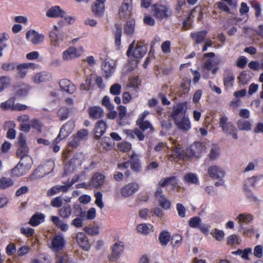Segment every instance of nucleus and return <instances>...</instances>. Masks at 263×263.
I'll list each match as a JSON object with an SVG mask.
<instances>
[{
  "label": "nucleus",
  "mask_w": 263,
  "mask_h": 263,
  "mask_svg": "<svg viewBox=\"0 0 263 263\" xmlns=\"http://www.w3.org/2000/svg\"><path fill=\"white\" fill-rule=\"evenodd\" d=\"M152 11L153 16L160 21L167 18L171 13L168 6L162 4L161 3L154 4L152 7Z\"/></svg>",
  "instance_id": "nucleus-1"
},
{
  "label": "nucleus",
  "mask_w": 263,
  "mask_h": 263,
  "mask_svg": "<svg viewBox=\"0 0 263 263\" xmlns=\"http://www.w3.org/2000/svg\"><path fill=\"white\" fill-rule=\"evenodd\" d=\"M51 246L52 250L58 252L62 250L65 246V240L63 235H57L53 236Z\"/></svg>",
  "instance_id": "nucleus-13"
},
{
  "label": "nucleus",
  "mask_w": 263,
  "mask_h": 263,
  "mask_svg": "<svg viewBox=\"0 0 263 263\" xmlns=\"http://www.w3.org/2000/svg\"><path fill=\"white\" fill-rule=\"evenodd\" d=\"M16 63H4L2 65V69L6 71H12L16 69Z\"/></svg>",
  "instance_id": "nucleus-61"
},
{
  "label": "nucleus",
  "mask_w": 263,
  "mask_h": 263,
  "mask_svg": "<svg viewBox=\"0 0 263 263\" xmlns=\"http://www.w3.org/2000/svg\"><path fill=\"white\" fill-rule=\"evenodd\" d=\"M100 144L103 149L109 151L112 148L111 139L109 137H105L101 140Z\"/></svg>",
  "instance_id": "nucleus-55"
},
{
  "label": "nucleus",
  "mask_w": 263,
  "mask_h": 263,
  "mask_svg": "<svg viewBox=\"0 0 263 263\" xmlns=\"http://www.w3.org/2000/svg\"><path fill=\"white\" fill-rule=\"evenodd\" d=\"M83 230L87 234L91 236L97 235L99 233V227L96 226L85 227Z\"/></svg>",
  "instance_id": "nucleus-57"
},
{
  "label": "nucleus",
  "mask_w": 263,
  "mask_h": 263,
  "mask_svg": "<svg viewBox=\"0 0 263 263\" xmlns=\"http://www.w3.org/2000/svg\"><path fill=\"white\" fill-rule=\"evenodd\" d=\"M205 147L203 143L198 141L194 142L185 150V155L190 158H200L205 151Z\"/></svg>",
  "instance_id": "nucleus-2"
},
{
  "label": "nucleus",
  "mask_w": 263,
  "mask_h": 263,
  "mask_svg": "<svg viewBox=\"0 0 263 263\" xmlns=\"http://www.w3.org/2000/svg\"><path fill=\"white\" fill-rule=\"evenodd\" d=\"M187 109V102H183L177 103L174 106L170 114V116L174 121H178V119L186 116V113Z\"/></svg>",
  "instance_id": "nucleus-4"
},
{
  "label": "nucleus",
  "mask_w": 263,
  "mask_h": 263,
  "mask_svg": "<svg viewBox=\"0 0 263 263\" xmlns=\"http://www.w3.org/2000/svg\"><path fill=\"white\" fill-rule=\"evenodd\" d=\"M124 249L123 242L119 241L116 242L112 247V252L108 256L110 261H115L118 259L123 253Z\"/></svg>",
  "instance_id": "nucleus-10"
},
{
  "label": "nucleus",
  "mask_w": 263,
  "mask_h": 263,
  "mask_svg": "<svg viewBox=\"0 0 263 263\" xmlns=\"http://www.w3.org/2000/svg\"><path fill=\"white\" fill-rule=\"evenodd\" d=\"M133 8V0H123L119 10L120 18L125 19L130 17L132 14Z\"/></svg>",
  "instance_id": "nucleus-6"
},
{
  "label": "nucleus",
  "mask_w": 263,
  "mask_h": 263,
  "mask_svg": "<svg viewBox=\"0 0 263 263\" xmlns=\"http://www.w3.org/2000/svg\"><path fill=\"white\" fill-rule=\"evenodd\" d=\"M176 177L175 176H172L161 180L159 182V184L161 187H163L168 185V184L175 186L176 184Z\"/></svg>",
  "instance_id": "nucleus-47"
},
{
  "label": "nucleus",
  "mask_w": 263,
  "mask_h": 263,
  "mask_svg": "<svg viewBox=\"0 0 263 263\" xmlns=\"http://www.w3.org/2000/svg\"><path fill=\"white\" fill-rule=\"evenodd\" d=\"M238 223L239 224L241 229H246V225L249 224L253 220V216L248 213H242L239 214L236 218Z\"/></svg>",
  "instance_id": "nucleus-16"
},
{
  "label": "nucleus",
  "mask_w": 263,
  "mask_h": 263,
  "mask_svg": "<svg viewBox=\"0 0 263 263\" xmlns=\"http://www.w3.org/2000/svg\"><path fill=\"white\" fill-rule=\"evenodd\" d=\"M219 127L226 134L232 135L234 139H237L236 129L233 124L228 122V118L225 116H222L219 119Z\"/></svg>",
  "instance_id": "nucleus-3"
},
{
  "label": "nucleus",
  "mask_w": 263,
  "mask_h": 263,
  "mask_svg": "<svg viewBox=\"0 0 263 263\" xmlns=\"http://www.w3.org/2000/svg\"><path fill=\"white\" fill-rule=\"evenodd\" d=\"M20 158V160L18 163H21V165H23V167H25L26 170L29 171L33 163L32 158L29 156L21 157Z\"/></svg>",
  "instance_id": "nucleus-44"
},
{
  "label": "nucleus",
  "mask_w": 263,
  "mask_h": 263,
  "mask_svg": "<svg viewBox=\"0 0 263 263\" xmlns=\"http://www.w3.org/2000/svg\"><path fill=\"white\" fill-rule=\"evenodd\" d=\"M59 85L61 89L70 94L73 93L76 90L75 86L67 79L61 80Z\"/></svg>",
  "instance_id": "nucleus-23"
},
{
  "label": "nucleus",
  "mask_w": 263,
  "mask_h": 263,
  "mask_svg": "<svg viewBox=\"0 0 263 263\" xmlns=\"http://www.w3.org/2000/svg\"><path fill=\"white\" fill-rule=\"evenodd\" d=\"M16 69L18 71V76L21 79H24L27 74L25 65L23 64L17 65Z\"/></svg>",
  "instance_id": "nucleus-59"
},
{
  "label": "nucleus",
  "mask_w": 263,
  "mask_h": 263,
  "mask_svg": "<svg viewBox=\"0 0 263 263\" xmlns=\"http://www.w3.org/2000/svg\"><path fill=\"white\" fill-rule=\"evenodd\" d=\"M55 263H73V262L67 254H64L57 259Z\"/></svg>",
  "instance_id": "nucleus-64"
},
{
  "label": "nucleus",
  "mask_w": 263,
  "mask_h": 263,
  "mask_svg": "<svg viewBox=\"0 0 263 263\" xmlns=\"http://www.w3.org/2000/svg\"><path fill=\"white\" fill-rule=\"evenodd\" d=\"M238 129L241 130H249L251 128L250 122L247 120H239L237 122Z\"/></svg>",
  "instance_id": "nucleus-49"
},
{
  "label": "nucleus",
  "mask_w": 263,
  "mask_h": 263,
  "mask_svg": "<svg viewBox=\"0 0 263 263\" xmlns=\"http://www.w3.org/2000/svg\"><path fill=\"white\" fill-rule=\"evenodd\" d=\"M201 218L198 216L193 217L190 218L189 221V226L192 228H196L200 225Z\"/></svg>",
  "instance_id": "nucleus-58"
},
{
  "label": "nucleus",
  "mask_w": 263,
  "mask_h": 263,
  "mask_svg": "<svg viewBox=\"0 0 263 263\" xmlns=\"http://www.w3.org/2000/svg\"><path fill=\"white\" fill-rule=\"evenodd\" d=\"M155 196L158 204L164 210H167L171 207V202L164 194L161 187H158L155 192Z\"/></svg>",
  "instance_id": "nucleus-9"
},
{
  "label": "nucleus",
  "mask_w": 263,
  "mask_h": 263,
  "mask_svg": "<svg viewBox=\"0 0 263 263\" xmlns=\"http://www.w3.org/2000/svg\"><path fill=\"white\" fill-rule=\"evenodd\" d=\"M221 1L219 2L216 3L217 7L220 10H222L224 12H226L227 13L230 12V10L229 7L227 5L226 3L223 2H227V4L229 6H232L233 5V1L232 0H221Z\"/></svg>",
  "instance_id": "nucleus-43"
},
{
  "label": "nucleus",
  "mask_w": 263,
  "mask_h": 263,
  "mask_svg": "<svg viewBox=\"0 0 263 263\" xmlns=\"http://www.w3.org/2000/svg\"><path fill=\"white\" fill-rule=\"evenodd\" d=\"M139 189V185L136 182H131L121 189V193L124 197H129L136 192Z\"/></svg>",
  "instance_id": "nucleus-15"
},
{
  "label": "nucleus",
  "mask_w": 263,
  "mask_h": 263,
  "mask_svg": "<svg viewBox=\"0 0 263 263\" xmlns=\"http://www.w3.org/2000/svg\"><path fill=\"white\" fill-rule=\"evenodd\" d=\"M184 181L187 183L197 184L198 182V179L196 174L187 173L184 176Z\"/></svg>",
  "instance_id": "nucleus-53"
},
{
  "label": "nucleus",
  "mask_w": 263,
  "mask_h": 263,
  "mask_svg": "<svg viewBox=\"0 0 263 263\" xmlns=\"http://www.w3.org/2000/svg\"><path fill=\"white\" fill-rule=\"evenodd\" d=\"M235 76L232 72H229L223 77V84L226 89L232 88L234 83Z\"/></svg>",
  "instance_id": "nucleus-36"
},
{
  "label": "nucleus",
  "mask_w": 263,
  "mask_h": 263,
  "mask_svg": "<svg viewBox=\"0 0 263 263\" xmlns=\"http://www.w3.org/2000/svg\"><path fill=\"white\" fill-rule=\"evenodd\" d=\"M118 110V124L120 125L124 126L127 123L126 121L127 117V109L124 106L120 105L117 107Z\"/></svg>",
  "instance_id": "nucleus-29"
},
{
  "label": "nucleus",
  "mask_w": 263,
  "mask_h": 263,
  "mask_svg": "<svg viewBox=\"0 0 263 263\" xmlns=\"http://www.w3.org/2000/svg\"><path fill=\"white\" fill-rule=\"evenodd\" d=\"M51 220L58 229L63 232H66L68 230L69 227L67 224L61 220L59 217L52 216L51 217Z\"/></svg>",
  "instance_id": "nucleus-34"
},
{
  "label": "nucleus",
  "mask_w": 263,
  "mask_h": 263,
  "mask_svg": "<svg viewBox=\"0 0 263 263\" xmlns=\"http://www.w3.org/2000/svg\"><path fill=\"white\" fill-rule=\"evenodd\" d=\"M11 79L8 76H1L0 77V92L8 87L11 84Z\"/></svg>",
  "instance_id": "nucleus-46"
},
{
  "label": "nucleus",
  "mask_w": 263,
  "mask_h": 263,
  "mask_svg": "<svg viewBox=\"0 0 263 263\" xmlns=\"http://www.w3.org/2000/svg\"><path fill=\"white\" fill-rule=\"evenodd\" d=\"M88 111L89 118L94 120L98 119L103 116V110L99 106L89 107Z\"/></svg>",
  "instance_id": "nucleus-25"
},
{
  "label": "nucleus",
  "mask_w": 263,
  "mask_h": 263,
  "mask_svg": "<svg viewBox=\"0 0 263 263\" xmlns=\"http://www.w3.org/2000/svg\"><path fill=\"white\" fill-rule=\"evenodd\" d=\"M20 232L26 237H30L33 235L34 233V230L31 228H25L24 227H22L20 229Z\"/></svg>",
  "instance_id": "nucleus-62"
},
{
  "label": "nucleus",
  "mask_w": 263,
  "mask_h": 263,
  "mask_svg": "<svg viewBox=\"0 0 263 263\" xmlns=\"http://www.w3.org/2000/svg\"><path fill=\"white\" fill-rule=\"evenodd\" d=\"M207 34L208 31L204 30L198 32H191L190 36L196 44H199L204 41Z\"/></svg>",
  "instance_id": "nucleus-27"
},
{
  "label": "nucleus",
  "mask_w": 263,
  "mask_h": 263,
  "mask_svg": "<svg viewBox=\"0 0 263 263\" xmlns=\"http://www.w3.org/2000/svg\"><path fill=\"white\" fill-rule=\"evenodd\" d=\"M72 211L70 205L68 203L65 204L59 210V214L62 218L64 219H67L70 217Z\"/></svg>",
  "instance_id": "nucleus-38"
},
{
  "label": "nucleus",
  "mask_w": 263,
  "mask_h": 263,
  "mask_svg": "<svg viewBox=\"0 0 263 263\" xmlns=\"http://www.w3.org/2000/svg\"><path fill=\"white\" fill-rule=\"evenodd\" d=\"M9 37V35L6 33L0 34V57L3 55V50L6 47V44L5 43Z\"/></svg>",
  "instance_id": "nucleus-56"
},
{
  "label": "nucleus",
  "mask_w": 263,
  "mask_h": 263,
  "mask_svg": "<svg viewBox=\"0 0 263 263\" xmlns=\"http://www.w3.org/2000/svg\"><path fill=\"white\" fill-rule=\"evenodd\" d=\"M116 31L114 32L115 44L116 46L119 47L121 45V37L122 35V27L120 24H116L115 25Z\"/></svg>",
  "instance_id": "nucleus-41"
},
{
  "label": "nucleus",
  "mask_w": 263,
  "mask_h": 263,
  "mask_svg": "<svg viewBox=\"0 0 263 263\" xmlns=\"http://www.w3.org/2000/svg\"><path fill=\"white\" fill-rule=\"evenodd\" d=\"M184 152L182 148L177 147L172 152L169 156V160L177 161L178 160L184 159Z\"/></svg>",
  "instance_id": "nucleus-31"
},
{
  "label": "nucleus",
  "mask_w": 263,
  "mask_h": 263,
  "mask_svg": "<svg viewBox=\"0 0 263 263\" xmlns=\"http://www.w3.org/2000/svg\"><path fill=\"white\" fill-rule=\"evenodd\" d=\"M135 41H134L128 46V49L126 52V55L129 57L131 55L136 59L142 58L147 52V48L144 45H137L135 48L134 45Z\"/></svg>",
  "instance_id": "nucleus-5"
},
{
  "label": "nucleus",
  "mask_w": 263,
  "mask_h": 263,
  "mask_svg": "<svg viewBox=\"0 0 263 263\" xmlns=\"http://www.w3.org/2000/svg\"><path fill=\"white\" fill-rule=\"evenodd\" d=\"M208 172L210 177L213 179H220L224 176V172L216 165L210 167Z\"/></svg>",
  "instance_id": "nucleus-22"
},
{
  "label": "nucleus",
  "mask_w": 263,
  "mask_h": 263,
  "mask_svg": "<svg viewBox=\"0 0 263 263\" xmlns=\"http://www.w3.org/2000/svg\"><path fill=\"white\" fill-rule=\"evenodd\" d=\"M57 114L60 120L63 121L68 118L69 114V110L66 107H62L59 109Z\"/></svg>",
  "instance_id": "nucleus-51"
},
{
  "label": "nucleus",
  "mask_w": 263,
  "mask_h": 263,
  "mask_svg": "<svg viewBox=\"0 0 263 263\" xmlns=\"http://www.w3.org/2000/svg\"><path fill=\"white\" fill-rule=\"evenodd\" d=\"M220 156V148L219 146L216 144H213L209 153L208 158L210 160L213 161L219 158Z\"/></svg>",
  "instance_id": "nucleus-37"
},
{
  "label": "nucleus",
  "mask_w": 263,
  "mask_h": 263,
  "mask_svg": "<svg viewBox=\"0 0 263 263\" xmlns=\"http://www.w3.org/2000/svg\"><path fill=\"white\" fill-rule=\"evenodd\" d=\"M33 80L36 84L50 82L52 81V76L49 72L42 71L35 74Z\"/></svg>",
  "instance_id": "nucleus-14"
},
{
  "label": "nucleus",
  "mask_w": 263,
  "mask_h": 263,
  "mask_svg": "<svg viewBox=\"0 0 263 263\" xmlns=\"http://www.w3.org/2000/svg\"><path fill=\"white\" fill-rule=\"evenodd\" d=\"M26 36L27 39L30 41L33 44H38L44 40V36L42 34H39L35 30L27 31Z\"/></svg>",
  "instance_id": "nucleus-18"
},
{
  "label": "nucleus",
  "mask_w": 263,
  "mask_h": 263,
  "mask_svg": "<svg viewBox=\"0 0 263 263\" xmlns=\"http://www.w3.org/2000/svg\"><path fill=\"white\" fill-rule=\"evenodd\" d=\"M29 171L18 163L11 171L12 176L19 177L26 174Z\"/></svg>",
  "instance_id": "nucleus-35"
},
{
  "label": "nucleus",
  "mask_w": 263,
  "mask_h": 263,
  "mask_svg": "<svg viewBox=\"0 0 263 263\" xmlns=\"http://www.w3.org/2000/svg\"><path fill=\"white\" fill-rule=\"evenodd\" d=\"M14 184L13 181L9 178L2 177L0 179V189L5 190L12 186Z\"/></svg>",
  "instance_id": "nucleus-45"
},
{
  "label": "nucleus",
  "mask_w": 263,
  "mask_h": 263,
  "mask_svg": "<svg viewBox=\"0 0 263 263\" xmlns=\"http://www.w3.org/2000/svg\"><path fill=\"white\" fill-rule=\"evenodd\" d=\"M18 147L16 152L17 158L24 157L29 156V148L28 147L25 137L24 134L20 133L18 137Z\"/></svg>",
  "instance_id": "nucleus-7"
},
{
  "label": "nucleus",
  "mask_w": 263,
  "mask_h": 263,
  "mask_svg": "<svg viewBox=\"0 0 263 263\" xmlns=\"http://www.w3.org/2000/svg\"><path fill=\"white\" fill-rule=\"evenodd\" d=\"M105 0H95L91 6L93 15L97 17H102L104 15Z\"/></svg>",
  "instance_id": "nucleus-11"
},
{
  "label": "nucleus",
  "mask_w": 263,
  "mask_h": 263,
  "mask_svg": "<svg viewBox=\"0 0 263 263\" xmlns=\"http://www.w3.org/2000/svg\"><path fill=\"white\" fill-rule=\"evenodd\" d=\"M238 79L240 84L246 85L250 81L251 77L246 71H242L238 77Z\"/></svg>",
  "instance_id": "nucleus-52"
},
{
  "label": "nucleus",
  "mask_w": 263,
  "mask_h": 263,
  "mask_svg": "<svg viewBox=\"0 0 263 263\" xmlns=\"http://www.w3.org/2000/svg\"><path fill=\"white\" fill-rule=\"evenodd\" d=\"M129 162H130V168L133 171L136 173L140 171L141 168V163L138 156L136 154H132L130 157Z\"/></svg>",
  "instance_id": "nucleus-28"
},
{
  "label": "nucleus",
  "mask_w": 263,
  "mask_h": 263,
  "mask_svg": "<svg viewBox=\"0 0 263 263\" xmlns=\"http://www.w3.org/2000/svg\"><path fill=\"white\" fill-rule=\"evenodd\" d=\"M76 241L79 247L83 250H90V245L87 236L84 232H80L77 234Z\"/></svg>",
  "instance_id": "nucleus-12"
},
{
  "label": "nucleus",
  "mask_w": 263,
  "mask_h": 263,
  "mask_svg": "<svg viewBox=\"0 0 263 263\" xmlns=\"http://www.w3.org/2000/svg\"><path fill=\"white\" fill-rule=\"evenodd\" d=\"M104 180V175L99 173H96L92 177L91 180V185L93 188L97 189L103 184Z\"/></svg>",
  "instance_id": "nucleus-30"
},
{
  "label": "nucleus",
  "mask_w": 263,
  "mask_h": 263,
  "mask_svg": "<svg viewBox=\"0 0 263 263\" xmlns=\"http://www.w3.org/2000/svg\"><path fill=\"white\" fill-rule=\"evenodd\" d=\"M15 124L13 121H6L4 125V129L8 128L6 134V137L9 139H14L15 138L16 132L13 128Z\"/></svg>",
  "instance_id": "nucleus-26"
},
{
  "label": "nucleus",
  "mask_w": 263,
  "mask_h": 263,
  "mask_svg": "<svg viewBox=\"0 0 263 263\" xmlns=\"http://www.w3.org/2000/svg\"><path fill=\"white\" fill-rule=\"evenodd\" d=\"M80 57L78 49L74 47H70L63 51L62 58L64 61H70Z\"/></svg>",
  "instance_id": "nucleus-17"
},
{
  "label": "nucleus",
  "mask_w": 263,
  "mask_h": 263,
  "mask_svg": "<svg viewBox=\"0 0 263 263\" xmlns=\"http://www.w3.org/2000/svg\"><path fill=\"white\" fill-rule=\"evenodd\" d=\"M211 234L216 240L219 241L221 240L224 236V233L223 231L219 230L217 229H215V230L212 232Z\"/></svg>",
  "instance_id": "nucleus-63"
},
{
  "label": "nucleus",
  "mask_w": 263,
  "mask_h": 263,
  "mask_svg": "<svg viewBox=\"0 0 263 263\" xmlns=\"http://www.w3.org/2000/svg\"><path fill=\"white\" fill-rule=\"evenodd\" d=\"M68 189H67V186L66 185H55L52 187L48 191V195L52 196L57 193H60V192H67Z\"/></svg>",
  "instance_id": "nucleus-42"
},
{
  "label": "nucleus",
  "mask_w": 263,
  "mask_h": 263,
  "mask_svg": "<svg viewBox=\"0 0 263 263\" xmlns=\"http://www.w3.org/2000/svg\"><path fill=\"white\" fill-rule=\"evenodd\" d=\"M64 32H60L57 26L49 33V37L51 46L58 47L64 39Z\"/></svg>",
  "instance_id": "nucleus-8"
},
{
  "label": "nucleus",
  "mask_w": 263,
  "mask_h": 263,
  "mask_svg": "<svg viewBox=\"0 0 263 263\" xmlns=\"http://www.w3.org/2000/svg\"><path fill=\"white\" fill-rule=\"evenodd\" d=\"M102 70L105 78H108L114 72L115 66L113 61H104L102 65Z\"/></svg>",
  "instance_id": "nucleus-20"
},
{
  "label": "nucleus",
  "mask_w": 263,
  "mask_h": 263,
  "mask_svg": "<svg viewBox=\"0 0 263 263\" xmlns=\"http://www.w3.org/2000/svg\"><path fill=\"white\" fill-rule=\"evenodd\" d=\"M171 236L170 232L167 231H162L159 236V241L162 246H166L171 240Z\"/></svg>",
  "instance_id": "nucleus-39"
},
{
  "label": "nucleus",
  "mask_w": 263,
  "mask_h": 263,
  "mask_svg": "<svg viewBox=\"0 0 263 263\" xmlns=\"http://www.w3.org/2000/svg\"><path fill=\"white\" fill-rule=\"evenodd\" d=\"M106 127V124L103 120L98 121L95 125L94 129V132L96 137H101L105 133Z\"/></svg>",
  "instance_id": "nucleus-32"
},
{
  "label": "nucleus",
  "mask_w": 263,
  "mask_h": 263,
  "mask_svg": "<svg viewBox=\"0 0 263 263\" xmlns=\"http://www.w3.org/2000/svg\"><path fill=\"white\" fill-rule=\"evenodd\" d=\"M175 125L180 130L186 132L191 127V122L187 116H183L178 119V121H174Z\"/></svg>",
  "instance_id": "nucleus-21"
},
{
  "label": "nucleus",
  "mask_w": 263,
  "mask_h": 263,
  "mask_svg": "<svg viewBox=\"0 0 263 263\" xmlns=\"http://www.w3.org/2000/svg\"><path fill=\"white\" fill-rule=\"evenodd\" d=\"M136 125L138 126L139 128L142 131H145L148 128H151V129L154 130L152 125L147 120L138 123L136 124Z\"/></svg>",
  "instance_id": "nucleus-60"
},
{
  "label": "nucleus",
  "mask_w": 263,
  "mask_h": 263,
  "mask_svg": "<svg viewBox=\"0 0 263 263\" xmlns=\"http://www.w3.org/2000/svg\"><path fill=\"white\" fill-rule=\"evenodd\" d=\"M45 215L40 212H35L30 218L28 223L32 227H36L44 222Z\"/></svg>",
  "instance_id": "nucleus-24"
},
{
  "label": "nucleus",
  "mask_w": 263,
  "mask_h": 263,
  "mask_svg": "<svg viewBox=\"0 0 263 263\" xmlns=\"http://www.w3.org/2000/svg\"><path fill=\"white\" fill-rule=\"evenodd\" d=\"M135 20L129 17L124 28V33L127 35H133L135 30Z\"/></svg>",
  "instance_id": "nucleus-33"
},
{
  "label": "nucleus",
  "mask_w": 263,
  "mask_h": 263,
  "mask_svg": "<svg viewBox=\"0 0 263 263\" xmlns=\"http://www.w3.org/2000/svg\"><path fill=\"white\" fill-rule=\"evenodd\" d=\"M182 237L180 235L178 234H174L171 238V244L173 248L180 246L182 243Z\"/></svg>",
  "instance_id": "nucleus-54"
},
{
  "label": "nucleus",
  "mask_w": 263,
  "mask_h": 263,
  "mask_svg": "<svg viewBox=\"0 0 263 263\" xmlns=\"http://www.w3.org/2000/svg\"><path fill=\"white\" fill-rule=\"evenodd\" d=\"M74 214L76 216L80 217L81 218L86 217V212L84 211L80 204H75L73 206Z\"/></svg>",
  "instance_id": "nucleus-50"
},
{
  "label": "nucleus",
  "mask_w": 263,
  "mask_h": 263,
  "mask_svg": "<svg viewBox=\"0 0 263 263\" xmlns=\"http://www.w3.org/2000/svg\"><path fill=\"white\" fill-rule=\"evenodd\" d=\"M46 16L50 18L63 17L65 15V12L59 6L51 7L46 12Z\"/></svg>",
  "instance_id": "nucleus-19"
},
{
  "label": "nucleus",
  "mask_w": 263,
  "mask_h": 263,
  "mask_svg": "<svg viewBox=\"0 0 263 263\" xmlns=\"http://www.w3.org/2000/svg\"><path fill=\"white\" fill-rule=\"evenodd\" d=\"M126 133L132 139L135 138V136H136L140 141H142L144 139V135L142 131L138 128H135L134 130H126Z\"/></svg>",
  "instance_id": "nucleus-40"
},
{
  "label": "nucleus",
  "mask_w": 263,
  "mask_h": 263,
  "mask_svg": "<svg viewBox=\"0 0 263 263\" xmlns=\"http://www.w3.org/2000/svg\"><path fill=\"white\" fill-rule=\"evenodd\" d=\"M153 226L151 224H147L146 223L139 224L137 226V230L140 233L144 235L148 234L150 232L151 228Z\"/></svg>",
  "instance_id": "nucleus-48"
}]
</instances>
